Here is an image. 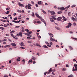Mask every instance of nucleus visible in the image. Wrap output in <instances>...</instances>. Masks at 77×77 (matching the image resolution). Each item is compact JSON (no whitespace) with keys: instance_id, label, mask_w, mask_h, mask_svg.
Segmentation results:
<instances>
[{"instance_id":"nucleus-54","label":"nucleus","mask_w":77,"mask_h":77,"mask_svg":"<svg viewBox=\"0 0 77 77\" xmlns=\"http://www.w3.org/2000/svg\"><path fill=\"white\" fill-rule=\"evenodd\" d=\"M22 62H23V63L24 64V63H25V60H22Z\"/></svg>"},{"instance_id":"nucleus-64","label":"nucleus","mask_w":77,"mask_h":77,"mask_svg":"<svg viewBox=\"0 0 77 77\" xmlns=\"http://www.w3.org/2000/svg\"><path fill=\"white\" fill-rule=\"evenodd\" d=\"M66 19H63V21H66Z\"/></svg>"},{"instance_id":"nucleus-52","label":"nucleus","mask_w":77,"mask_h":77,"mask_svg":"<svg viewBox=\"0 0 77 77\" xmlns=\"http://www.w3.org/2000/svg\"><path fill=\"white\" fill-rule=\"evenodd\" d=\"M4 27H7V26L6 25V24H5L4 25Z\"/></svg>"},{"instance_id":"nucleus-18","label":"nucleus","mask_w":77,"mask_h":77,"mask_svg":"<svg viewBox=\"0 0 77 77\" xmlns=\"http://www.w3.org/2000/svg\"><path fill=\"white\" fill-rule=\"evenodd\" d=\"M38 5H40L42 4V2L40 1L38 2Z\"/></svg>"},{"instance_id":"nucleus-36","label":"nucleus","mask_w":77,"mask_h":77,"mask_svg":"<svg viewBox=\"0 0 77 77\" xmlns=\"http://www.w3.org/2000/svg\"><path fill=\"white\" fill-rule=\"evenodd\" d=\"M68 16H70V15H71V13L70 12H69L68 13Z\"/></svg>"},{"instance_id":"nucleus-4","label":"nucleus","mask_w":77,"mask_h":77,"mask_svg":"<svg viewBox=\"0 0 77 77\" xmlns=\"http://www.w3.org/2000/svg\"><path fill=\"white\" fill-rule=\"evenodd\" d=\"M72 25V24H71V23H69V24H68V26H66V27L67 28H69V27H71L70 26H71Z\"/></svg>"},{"instance_id":"nucleus-32","label":"nucleus","mask_w":77,"mask_h":77,"mask_svg":"<svg viewBox=\"0 0 77 77\" xmlns=\"http://www.w3.org/2000/svg\"><path fill=\"white\" fill-rule=\"evenodd\" d=\"M73 25L74 26H75L76 25V23H73Z\"/></svg>"},{"instance_id":"nucleus-40","label":"nucleus","mask_w":77,"mask_h":77,"mask_svg":"<svg viewBox=\"0 0 77 77\" xmlns=\"http://www.w3.org/2000/svg\"><path fill=\"white\" fill-rule=\"evenodd\" d=\"M5 14H9V11H8L7 12H5Z\"/></svg>"},{"instance_id":"nucleus-29","label":"nucleus","mask_w":77,"mask_h":77,"mask_svg":"<svg viewBox=\"0 0 77 77\" xmlns=\"http://www.w3.org/2000/svg\"><path fill=\"white\" fill-rule=\"evenodd\" d=\"M74 77V76L72 75H70L68 76V77Z\"/></svg>"},{"instance_id":"nucleus-49","label":"nucleus","mask_w":77,"mask_h":77,"mask_svg":"<svg viewBox=\"0 0 77 77\" xmlns=\"http://www.w3.org/2000/svg\"><path fill=\"white\" fill-rule=\"evenodd\" d=\"M20 27V26H17L15 27V28H19Z\"/></svg>"},{"instance_id":"nucleus-12","label":"nucleus","mask_w":77,"mask_h":77,"mask_svg":"<svg viewBox=\"0 0 77 77\" xmlns=\"http://www.w3.org/2000/svg\"><path fill=\"white\" fill-rule=\"evenodd\" d=\"M50 13H51V15H54V14H55V12H54V11H51Z\"/></svg>"},{"instance_id":"nucleus-30","label":"nucleus","mask_w":77,"mask_h":77,"mask_svg":"<svg viewBox=\"0 0 77 77\" xmlns=\"http://www.w3.org/2000/svg\"><path fill=\"white\" fill-rule=\"evenodd\" d=\"M32 62L33 61H32V60H29L28 63H30V62Z\"/></svg>"},{"instance_id":"nucleus-8","label":"nucleus","mask_w":77,"mask_h":77,"mask_svg":"<svg viewBox=\"0 0 77 77\" xmlns=\"http://www.w3.org/2000/svg\"><path fill=\"white\" fill-rule=\"evenodd\" d=\"M48 35H49L50 37H53V36H54V35H53V34H51V33L49 32L48 33Z\"/></svg>"},{"instance_id":"nucleus-16","label":"nucleus","mask_w":77,"mask_h":77,"mask_svg":"<svg viewBox=\"0 0 77 77\" xmlns=\"http://www.w3.org/2000/svg\"><path fill=\"white\" fill-rule=\"evenodd\" d=\"M20 45H21V46H23V45H24V43L23 42H22L21 43H19Z\"/></svg>"},{"instance_id":"nucleus-14","label":"nucleus","mask_w":77,"mask_h":77,"mask_svg":"<svg viewBox=\"0 0 77 77\" xmlns=\"http://www.w3.org/2000/svg\"><path fill=\"white\" fill-rule=\"evenodd\" d=\"M22 32H24V27L22 28Z\"/></svg>"},{"instance_id":"nucleus-61","label":"nucleus","mask_w":77,"mask_h":77,"mask_svg":"<svg viewBox=\"0 0 77 77\" xmlns=\"http://www.w3.org/2000/svg\"><path fill=\"white\" fill-rule=\"evenodd\" d=\"M16 15H17V14L16 13H14V14H13V15L14 16H15Z\"/></svg>"},{"instance_id":"nucleus-24","label":"nucleus","mask_w":77,"mask_h":77,"mask_svg":"<svg viewBox=\"0 0 77 77\" xmlns=\"http://www.w3.org/2000/svg\"><path fill=\"white\" fill-rule=\"evenodd\" d=\"M42 12L45 14H47L46 12H45V11H44L43 10H42Z\"/></svg>"},{"instance_id":"nucleus-31","label":"nucleus","mask_w":77,"mask_h":77,"mask_svg":"<svg viewBox=\"0 0 77 77\" xmlns=\"http://www.w3.org/2000/svg\"><path fill=\"white\" fill-rule=\"evenodd\" d=\"M10 47V46L9 45H7L5 46V48H6V47Z\"/></svg>"},{"instance_id":"nucleus-59","label":"nucleus","mask_w":77,"mask_h":77,"mask_svg":"<svg viewBox=\"0 0 77 77\" xmlns=\"http://www.w3.org/2000/svg\"><path fill=\"white\" fill-rule=\"evenodd\" d=\"M69 33H71V34H72L73 32H71V31H70V32H69Z\"/></svg>"},{"instance_id":"nucleus-9","label":"nucleus","mask_w":77,"mask_h":77,"mask_svg":"<svg viewBox=\"0 0 77 77\" xmlns=\"http://www.w3.org/2000/svg\"><path fill=\"white\" fill-rule=\"evenodd\" d=\"M62 18L61 17H59L57 19V20L58 21H60V20H61V19Z\"/></svg>"},{"instance_id":"nucleus-44","label":"nucleus","mask_w":77,"mask_h":77,"mask_svg":"<svg viewBox=\"0 0 77 77\" xmlns=\"http://www.w3.org/2000/svg\"><path fill=\"white\" fill-rule=\"evenodd\" d=\"M28 36H30V37H32V35H31L29 34H28Z\"/></svg>"},{"instance_id":"nucleus-57","label":"nucleus","mask_w":77,"mask_h":77,"mask_svg":"<svg viewBox=\"0 0 77 77\" xmlns=\"http://www.w3.org/2000/svg\"><path fill=\"white\" fill-rule=\"evenodd\" d=\"M28 43H29V44H32V42L30 41H28Z\"/></svg>"},{"instance_id":"nucleus-6","label":"nucleus","mask_w":77,"mask_h":77,"mask_svg":"<svg viewBox=\"0 0 77 77\" xmlns=\"http://www.w3.org/2000/svg\"><path fill=\"white\" fill-rule=\"evenodd\" d=\"M36 16L37 17H38V18H41V17H40V16H39V14H38L37 13H35V14Z\"/></svg>"},{"instance_id":"nucleus-58","label":"nucleus","mask_w":77,"mask_h":77,"mask_svg":"<svg viewBox=\"0 0 77 77\" xmlns=\"http://www.w3.org/2000/svg\"><path fill=\"white\" fill-rule=\"evenodd\" d=\"M24 34L25 35H27V36H28V35H29V34L28 33H25Z\"/></svg>"},{"instance_id":"nucleus-19","label":"nucleus","mask_w":77,"mask_h":77,"mask_svg":"<svg viewBox=\"0 0 77 77\" xmlns=\"http://www.w3.org/2000/svg\"><path fill=\"white\" fill-rule=\"evenodd\" d=\"M69 48H70V50H73V48H72V47L71 46H69Z\"/></svg>"},{"instance_id":"nucleus-10","label":"nucleus","mask_w":77,"mask_h":77,"mask_svg":"<svg viewBox=\"0 0 77 77\" xmlns=\"http://www.w3.org/2000/svg\"><path fill=\"white\" fill-rule=\"evenodd\" d=\"M52 69L50 68V69L49 70V72H47L48 74H50V72H52Z\"/></svg>"},{"instance_id":"nucleus-39","label":"nucleus","mask_w":77,"mask_h":77,"mask_svg":"<svg viewBox=\"0 0 77 77\" xmlns=\"http://www.w3.org/2000/svg\"><path fill=\"white\" fill-rule=\"evenodd\" d=\"M28 33H29L28 34H32V32L30 31V32H28Z\"/></svg>"},{"instance_id":"nucleus-50","label":"nucleus","mask_w":77,"mask_h":77,"mask_svg":"<svg viewBox=\"0 0 77 77\" xmlns=\"http://www.w3.org/2000/svg\"><path fill=\"white\" fill-rule=\"evenodd\" d=\"M50 45H53V43H52V42H51L50 43Z\"/></svg>"},{"instance_id":"nucleus-15","label":"nucleus","mask_w":77,"mask_h":77,"mask_svg":"<svg viewBox=\"0 0 77 77\" xmlns=\"http://www.w3.org/2000/svg\"><path fill=\"white\" fill-rule=\"evenodd\" d=\"M1 21H3V22H7V21L6 20H5L1 19Z\"/></svg>"},{"instance_id":"nucleus-7","label":"nucleus","mask_w":77,"mask_h":77,"mask_svg":"<svg viewBox=\"0 0 77 77\" xmlns=\"http://www.w3.org/2000/svg\"><path fill=\"white\" fill-rule=\"evenodd\" d=\"M31 6L32 5H31L28 4V9H31V7H31Z\"/></svg>"},{"instance_id":"nucleus-11","label":"nucleus","mask_w":77,"mask_h":77,"mask_svg":"<svg viewBox=\"0 0 77 77\" xmlns=\"http://www.w3.org/2000/svg\"><path fill=\"white\" fill-rule=\"evenodd\" d=\"M74 66H75V71H77V64H74Z\"/></svg>"},{"instance_id":"nucleus-5","label":"nucleus","mask_w":77,"mask_h":77,"mask_svg":"<svg viewBox=\"0 0 77 77\" xmlns=\"http://www.w3.org/2000/svg\"><path fill=\"white\" fill-rule=\"evenodd\" d=\"M50 39L51 41H52V42L53 41H55V39H54L53 38H52L51 37H50Z\"/></svg>"},{"instance_id":"nucleus-17","label":"nucleus","mask_w":77,"mask_h":77,"mask_svg":"<svg viewBox=\"0 0 77 77\" xmlns=\"http://www.w3.org/2000/svg\"><path fill=\"white\" fill-rule=\"evenodd\" d=\"M11 45H12L13 47H15V46H16V44L15 43H12L11 44Z\"/></svg>"},{"instance_id":"nucleus-26","label":"nucleus","mask_w":77,"mask_h":77,"mask_svg":"<svg viewBox=\"0 0 77 77\" xmlns=\"http://www.w3.org/2000/svg\"><path fill=\"white\" fill-rule=\"evenodd\" d=\"M55 29H57V30H60V29L59 28L57 27V26H55Z\"/></svg>"},{"instance_id":"nucleus-33","label":"nucleus","mask_w":77,"mask_h":77,"mask_svg":"<svg viewBox=\"0 0 77 77\" xmlns=\"http://www.w3.org/2000/svg\"><path fill=\"white\" fill-rule=\"evenodd\" d=\"M14 32H15V31L13 30L11 31L10 33H14Z\"/></svg>"},{"instance_id":"nucleus-41","label":"nucleus","mask_w":77,"mask_h":77,"mask_svg":"<svg viewBox=\"0 0 77 77\" xmlns=\"http://www.w3.org/2000/svg\"><path fill=\"white\" fill-rule=\"evenodd\" d=\"M4 77H8V75H4Z\"/></svg>"},{"instance_id":"nucleus-23","label":"nucleus","mask_w":77,"mask_h":77,"mask_svg":"<svg viewBox=\"0 0 77 77\" xmlns=\"http://www.w3.org/2000/svg\"><path fill=\"white\" fill-rule=\"evenodd\" d=\"M12 22H14V23H18V21L16 20H12Z\"/></svg>"},{"instance_id":"nucleus-55","label":"nucleus","mask_w":77,"mask_h":77,"mask_svg":"<svg viewBox=\"0 0 77 77\" xmlns=\"http://www.w3.org/2000/svg\"><path fill=\"white\" fill-rule=\"evenodd\" d=\"M31 3L32 4H33V5H34L35 4V3H34V2L33 1H31Z\"/></svg>"},{"instance_id":"nucleus-62","label":"nucleus","mask_w":77,"mask_h":77,"mask_svg":"<svg viewBox=\"0 0 77 77\" xmlns=\"http://www.w3.org/2000/svg\"><path fill=\"white\" fill-rule=\"evenodd\" d=\"M16 36H20V34H17V35H16Z\"/></svg>"},{"instance_id":"nucleus-34","label":"nucleus","mask_w":77,"mask_h":77,"mask_svg":"<svg viewBox=\"0 0 77 77\" xmlns=\"http://www.w3.org/2000/svg\"><path fill=\"white\" fill-rule=\"evenodd\" d=\"M66 70V69L65 68H63L62 69V71H65Z\"/></svg>"},{"instance_id":"nucleus-38","label":"nucleus","mask_w":77,"mask_h":77,"mask_svg":"<svg viewBox=\"0 0 77 77\" xmlns=\"http://www.w3.org/2000/svg\"><path fill=\"white\" fill-rule=\"evenodd\" d=\"M25 31H26L28 33V32H29V29H25Z\"/></svg>"},{"instance_id":"nucleus-48","label":"nucleus","mask_w":77,"mask_h":77,"mask_svg":"<svg viewBox=\"0 0 77 77\" xmlns=\"http://www.w3.org/2000/svg\"><path fill=\"white\" fill-rule=\"evenodd\" d=\"M37 36L38 38H41V36H39L38 35H37Z\"/></svg>"},{"instance_id":"nucleus-63","label":"nucleus","mask_w":77,"mask_h":77,"mask_svg":"<svg viewBox=\"0 0 77 77\" xmlns=\"http://www.w3.org/2000/svg\"><path fill=\"white\" fill-rule=\"evenodd\" d=\"M45 43H46V44H48V45H49V43H48V42H45Z\"/></svg>"},{"instance_id":"nucleus-3","label":"nucleus","mask_w":77,"mask_h":77,"mask_svg":"<svg viewBox=\"0 0 77 77\" xmlns=\"http://www.w3.org/2000/svg\"><path fill=\"white\" fill-rule=\"evenodd\" d=\"M39 19H40V20H41V21H42L43 22V23H44V24L45 25V26H47V24L46 23V22H45V20H44L43 19H42V18L41 17V18H40Z\"/></svg>"},{"instance_id":"nucleus-21","label":"nucleus","mask_w":77,"mask_h":77,"mask_svg":"<svg viewBox=\"0 0 77 77\" xmlns=\"http://www.w3.org/2000/svg\"><path fill=\"white\" fill-rule=\"evenodd\" d=\"M31 59L33 60H35V59H36V58L33 56H32Z\"/></svg>"},{"instance_id":"nucleus-47","label":"nucleus","mask_w":77,"mask_h":77,"mask_svg":"<svg viewBox=\"0 0 77 77\" xmlns=\"http://www.w3.org/2000/svg\"><path fill=\"white\" fill-rule=\"evenodd\" d=\"M36 45H37V46H38V47H41V46H40V45H39V44H36Z\"/></svg>"},{"instance_id":"nucleus-35","label":"nucleus","mask_w":77,"mask_h":77,"mask_svg":"<svg viewBox=\"0 0 77 77\" xmlns=\"http://www.w3.org/2000/svg\"><path fill=\"white\" fill-rule=\"evenodd\" d=\"M7 41V40H6V39H4V40H2V42H4V41Z\"/></svg>"},{"instance_id":"nucleus-42","label":"nucleus","mask_w":77,"mask_h":77,"mask_svg":"<svg viewBox=\"0 0 77 77\" xmlns=\"http://www.w3.org/2000/svg\"><path fill=\"white\" fill-rule=\"evenodd\" d=\"M18 19V18L17 17H15L14 19V20H17Z\"/></svg>"},{"instance_id":"nucleus-56","label":"nucleus","mask_w":77,"mask_h":77,"mask_svg":"<svg viewBox=\"0 0 77 77\" xmlns=\"http://www.w3.org/2000/svg\"><path fill=\"white\" fill-rule=\"evenodd\" d=\"M25 8H26V9H27V8H28V5H26L25 6Z\"/></svg>"},{"instance_id":"nucleus-22","label":"nucleus","mask_w":77,"mask_h":77,"mask_svg":"<svg viewBox=\"0 0 77 77\" xmlns=\"http://www.w3.org/2000/svg\"><path fill=\"white\" fill-rule=\"evenodd\" d=\"M72 20L73 21H75V18H74V17H72Z\"/></svg>"},{"instance_id":"nucleus-20","label":"nucleus","mask_w":77,"mask_h":77,"mask_svg":"<svg viewBox=\"0 0 77 77\" xmlns=\"http://www.w3.org/2000/svg\"><path fill=\"white\" fill-rule=\"evenodd\" d=\"M20 61V57H19L17 59V62H18L19 61Z\"/></svg>"},{"instance_id":"nucleus-60","label":"nucleus","mask_w":77,"mask_h":77,"mask_svg":"<svg viewBox=\"0 0 77 77\" xmlns=\"http://www.w3.org/2000/svg\"><path fill=\"white\" fill-rule=\"evenodd\" d=\"M8 41H10V42H12V41L10 39H8Z\"/></svg>"},{"instance_id":"nucleus-27","label":"nucleus","mask_w":77,"mask_h":77,"mask_svg":"<svg viewBox=\"0 0 77 77\" xmlns=\"http://www.w3.org/2000/svg\"><path fill=\"white\" fill-rule=\"evenodd\" d=\"M0 29H1V30H5V28L3 27H0Z\"/></svg>"},{"instance_id":"nucleus-46","label":"nucleus","mask_w":77,"mask_h":77,"mask_svg":"<svg viewBox=\"0 0 77 77\" xmlns=\"http://www.w3.org/2000/svg\"><path fill=\"white\" fill-rule=\"evenodd\" d=\"M37 23H38V24H40L41 23V22L39 21H37Z\"/></svg>"},{"instance_id":"nucleus-25","label":"nucleus","mask_w":77,"mask_h":77,"mask_svg":"<svg viewBox=\"0 0 77 77\" xmlns=\"http://www.w3.org/2000/svg\"><path fill=\"white\" fill-rule=\"evenodd\" d=\"M31 15L32 16V17H35V14H34V13L33 12H32V14H31Z\"/></svg>"},{"instance_id":"nucleus-51","label":"nucleus","mask_w":77,"mask_h":77,"mask_svg":"<svg viewBox=\"0 0 77 77\" xmlns=\"http://www.w3.org/2000/svg\"><path fill=\"white\" fill-rule=\"evenodd\" d=\"M56 17V15H54L53 16H51V17H54V18H55V17Z\"/></svg>"},{"instance_id":"nucleus-2","label":"nucleus","mask_w":77,"mask_h":77,"mask_svg":"<svg viewBox=\"0 0 77 77\" xmlns=\"http://www.w3.org/2000/svg\"><path fill=\"white\" fill-rule=\"evenodd\" d=\"M52 18H53V19H52V18H50V21H51V22H54V21L53 20H57V19L55 18V17H52Z\"/></svg>"},{"instance_id":"nucleus-43","label":"nucleus","mask_w":77,"mask_h":77,"mask_svg":"<svg viewBox=\"0 0 77 77\" xmlns=\"http://www.w3.org/2000/svg\"><path fill=\"white\" fill-rule=\"evenodd\" d=\"M20 48H22V49H25V48H23V47L21 46L20 47Z\"/></svg>"},{"instance_id":"nucleus-13","label":"nucleus","mask_w":77,"mask_h":77,"mask_svg":"<svg viewBox=\"0 0 77 77\" xmlns=\"http://www.w3.org/2000/svg\"><path fill=\"white\" fill-rule=\"evenodd\" d=\"M11 36H12V37H13V38H14V39H18V38H15V37L14 36V34H11Z\"/></svg>"},{"instance_id":"nucleus-45","label":"nucleus","mask_w":77,"mask_h":77,"mask_svg":"<svg viewBox=\"0 0 77 77\" xmlns=\"http://www.w3.org/2000/svg\"><path fill=\"white\" fill-rule=\"evenodd\" d=\"M27 38L28 39H31V38H30V37H27Z\"/></svg>"},{"instance_id":"nucleus-1","label":"nucleus","mask_w":77,"mask_h":77,"mask_svg":"<svg viewBox=\"0 0 77 77\" xmlns=\"http://www.w3.org/2000/svg\"><path fill=\"white\" fill-rule=\"evenodd\" d=\"M69 7H70V5H69L68 6H67V7H66L65 8H64V7L60 8H58V9H60L61 11H63V10H65L66 9V8L68 9L69 8Z\"/></svg>"},{"instance_id":"nucleus-37","label":"nucleus","mask_w":77,"mask_h":77,"mask_svg":"<svg viewBox=\"0 0 77 77\" xmlns=\"http://www.w3.org/2000/svg\"><path fill=\"white\" fill-rule=\"evenodd\" d=\"M44 48H48V47L47 46L45 45L44 46Z\"/></svg>"},{"instance_id":"nucleus-28","label":"nucleus","mask_w":77,"mask_h":77,"mask_svg":"<svg viewBox=\"0 0 77 77\" xmlns=\"http://www.w3.org/2000/svg\"><path fill=\"white\" fill-rule=\"evenodd\" d=\"M62 11H59L57 12L58 14H62Z\"/></svg>"},{"instance_id":"nucleus-53","label":"nucleus","mask_w":77,"mask_h":77,"mask_svg":"<svg viewBox=\"0 0 77 77\" xmlns=\"http://www.w3.org/2000/svg\"><path fill=\"white\" fill-rule=\"evenodd\" d=\"M75 5H72V6L71 7L72 8H74V7H75Z\"/></svg>"}]
</instances>
